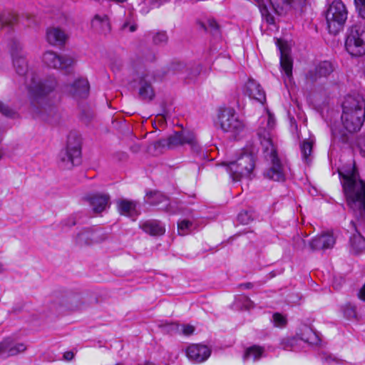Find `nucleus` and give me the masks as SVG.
<instances>
[{
	"label": "nucleus",
	"mask_w": 365,
	"mask_h": 365,
	"mask_svg": "<svg viewBox=\"0 0 365 365\" xmlns=\"http://www.w3.org/2000/svg\"><path fill=\"white\" fill-rule=\"evenodd\" d=\"M22 48L19 41L11 42V55L14 67L16 72L24 77V83L31 96L34 118L49 122L51 116L56 113V109L48 103L46 96L55 89L57 82L51 77L44 81L38 79L35 72L29 70L27 61L21 53Z\"/></svg>",
	"instance_id": "f257e3e1"
},
{
	"label": "nucleus",
	"mask_w": 365,
	"mask_h": 365,
	"mask_svg": "<svg viewBox=\"0 0 365 365\" xmlns=\"http://www.w3.org/2000/svg\"><path fill=\"white\" fill-rule=\"evenodd\" d=\"M259 121L260 125L257 129V136L263 148L265 158L272 163L271 168L267 170L264 175L269 179L283 181L285 179L284 168L278 158L271 134L275 125L274 118L268 113L267 115L262 116Z\"/></svg>",
	"instance_id": "f03ea898"
},
{
	"label": "nucleus",
	"mask_w": 365,
	"mask_h": 365,
	"mask_svg": "<svg viewBox=\"0 0 365 365\" xmlns=\"http://www.w3.org/2000/svg\"><path fill=\"white\" fill-rule=\"evenodd\" d=\"M339 175L348 207L360 216H365V181L360 178L355 164L339 170Z\"/></svg>",
	"instance_id": "7ed1b4c3"
},
{
	"label": "nucleus",
	"mask_w": 365,
	"mask_h": 365,
	"mask_svg": "<svg viewBox=\"0 0 365 365\" xmlns=\"http://www.w3.org/2000/svg\"><path fill=\"white\" fill-rule=\"evenodd\" d=\"M341 121L345 129L359 131L365 120V100L359 95L347 96L342 104Z\"/></svg>",
	"instance_id": "20e7f679"
},
{
	"label": "nucleus",
	"mask_w": 365,
	"mask_h": 365,
	"mask_svg": "<svg viewBox=\"0 0 365 365\" xmlns=\"http://www.w3.org/2000/svg\"><path fill=\"white\" fill-rule=\"evenodd\" d=\"M258 150L255 147L246 148L243 153L235 161L230 162L227 170L234 181L250 177L255 168V163Z\"/></svg>",
	"instance_id": "39448f33"
},
{
	"label": "nucleus",
	"mask_w": 365,
	"mask_h": 365,
	"mask_svg": "<svg viewBox=\"0 0 365 365\" xmlns=\"http://www.w3.org/2000/svg\"><path fill=\"white\" fill-rule=\"evenodd\" d=\"M345 48L352 56L365 55V27L361 22L356 23L348 29Z\"/></svg>",
	"instance_id": "423d86ee"
},
{
	"label": "nucleus",
	"mask_w": 365,
	"mask_h": 365,
	"mask_svg": "<svg viewBox=\"0 0 365 365\" xmlns=\"http://www.w3.org/2000/svg\"><path fill=\"white\" fill-rule=\"evenodd\" d=\"M348 11L340 0L334 1L326 12V21L330 34L336 35L344 28L347 19Z\"/></svg>",
	"instance_id": "0eeeda50"
},
{
	"label": "nucleus",
	"mask_w": 365,
	"mask_h": 365,
	"mask_svg": "<svg viewBox=\"0 0 365 365\" xmlns=\"http://www.w3.org/2000/svg\"><path fill=\"white\" fill-rule=\"evenodd\" d=\"M218 119L222 130L229 133L232 137L236 138L245 129L244 122L239 118L232 108H225L221 110Z\"/></svg>",
	"instance_id": "6e6552de"
},
{
	"label": "nucleus",
	"mask_w": 365,
	"mask_h": 365,
	"mask_svg": "<svg viewBox=\"0 0 365 365\" xmlns=\"http://www.w3.org/2000/svg\"><path fill=\"white\" fill-rule=\"evenodd\" d=\"M81 154V143L78 138L70 135L68 138L66 148L59 155L61 166L65 169H70L79 164Z\"/></svg>",
	"instance_id": "1a4fd4ad"
},
{
	"label": "nucleus",
	"mask_w": 365,
	"mask_h": 365,
	"mask_svg": "<svg viewBox=\"0 0 365 365\" xmlns=\"http://www.w3.org/2000/svg\"><path fill=\"white\" fill-rule=\"evenodd\" d=\"M160 144L163 146L167 145L169 148H173L179 145H188L190 146L191 149L195 152H198L200 150V146L195 133L190 130L175 132L167 139L160 140Z\"/></svg>",
	"instance_id": "9d476101"
},
{
	"label": "nucleus",
	"mask_w": 365,
	"mask_h": 365,
	"mask_svg": "<svg viewBox=\"0 0 365 365\" xmlns=\"http://www.w3.org/2000/svg\"><path fill=\"white\" fill-rule=\"evenodd\" d=\"M42 61L48 68L61 69L66 71H69V69L76 62L75 59L72 57L59 56L56 52L51 51H47L43 53Z\"/></svg>",
	"instance_id": "9b49d317"
},
{
	"label": "nucleus",
	"mask_w": 365,
	"mask_h": 365,
	"mask_svg": "<svg viewBox=\"0 0 365 365\" xmlns=\"http://www.w3.org/2000/svg\"><path fill=\"white\" fill-rule=\"evenodd\" d=\"M63 92L72 98L78 100L88 96L90 85L85 78H78L73 83L66 84L63 88Z\"/></svg>",
	"instance_id": "f8f14e48"
},
{
	"label": "nucleus",
	"mask_w": 365,
	"mask_h": 365,
	"mask_svg": "<svg viewBox=\"0 0 365 365\" xmlns=\"http://www.w3.org/2000/svg\"><path fill=\"white\" fill-rule=\"evenodd\" d=\"M136 81L138 83V95L140 99L150 101L155 97L152 82L155 81L153 75L148 72L141 73Z\"/></svg>",
	"instance_id": "ddd939ff"
},
{
	"label": "nucleus",
	"mask_w": 365,
	"mask_h": 365,
	"mask_svg": "<svg viewBox=\"0 0 365 365\" xmlns=\"http://www.w3.org/2000/svg\"><path fill=\"white\" fill-rule=\"evenodd\" d=\"M210 349L202 344H191L186 349V356L193 363H202L210 356Z\"/></svg>",
	"instance_id": "4468645a"
},
{
	"label": "nucleus",
	"mask_w": 365,
	"mask_h": 365,
	"mask_svg": "<svg viewBox=\"0 0 365 365\" xmlns=\"http://www.w3.org/2000/svg\"><path fill=\"white\" fill-rule=\"evenodd\" d=\"M26 349L22 343H16L10 339H6L0 343V354L4 357L16 355Z\"/></svg>",
	"instance_id": "2eb2a0df"
},
{
	"label": "nucleus",
	"mask_w": 365,
	"mask_h": 365,
	"mask_svg": "<svg viewBox=\"0 0 365 365\" xmlns=\"http://www.w3.org/2000/svg\"><path fill=\"white\" fill-rule=\"evenodd\" d=\"M334 244V236L330 233H324L312 239L309 246L312 250H318L331 248Z\"/></svg>",
	"instance_id": "dca6fc26"
},
{
	"label": "nucleus",
	"mask_w": 365,
	"mask_h": 365,
	"mask_svg": "<svg viewBox=\"0 0 365 365\" xmlns=\"http://www.w3.org/2000/svg\"><path fill=\"white\" fill-rule=\"evenodd\" d=\"M246 93L250 98L263 103L266 101L265 93L260 85L254 80H249L246 84Z\"/></svg>",
	"instance_id": "f3484780"
},
{
	"label": "nucleus",
	"mask_w": 365,
	"mask_h": 365,
	"mask_svg": "<svg viewBox=\"0 0 365 365\" xmlns=\"http://www.w3.org/2000/svg\"><path fill=\"white\" fill-rule=\"evenodd\" d=\"M91 26L97 32L103 34H108L111 29L110 19L106 14H96L91 21Z\"/></svg>",
	"instance_id": "a211bd4d"
},
{
	"label": "nucleus",
	"mask_w": 365,
	"mask_h": 365,
	"mask_svg": "<svg viewBox=\"0 0 365 365\" xmlns=\"http://www.w3.org/2000/svg\"><path fill=\"white\" fill-rule=\"evenodd\" d=\"M110 197L106 194H96L89 197V203L95 212L99 213L109 207Z\"/></svg>",
	"instance_id": "6ab92c4d"
},
{
	"label": "nucleus",
	"mask_w": 365,
	"mask_h": 365,
	"mask_svg": "<svg viewBox=\"0 0 365 365\" xmlns=\"http://www.w3.org/2000/svg\"><path fill=\"white\" fill-rule=\"evenodd\" d=\"M140 227L145 232L152 236L163 235L165 232L164 225L160 221L155 220L145 221Z\"/></svg>",
	"instance_id": "aec40b11"
},
{
	"label": "nucleus",
	"mask_w": 365,
	"mask_h": 365,
	"mask_svg": "<svg viewBox=\"0 0 365 365\" xmlns=\"http://www.w3.org/2000/svg\"><path fill=\"white\" fill-rule=\"evenodd\" d=\"M46 38L50 44L58 46L65 43L67 36L58 28H50L47 30Z\"/></svg>",
	"instance_id": "412c9836"
},
{
	"label": "nucleus",
	"mask_w": 365,
	"mask_h": 365,
	"mask_svg": "<svg viewBox=\"0 0 365 365\" xmlns=\"http://www.w3.org/2000/svg\"><path fill=\"white\" fill-rule=\"evenodd\" d=\"M118 207L121 215L132 217L133 220L139 214L136 208V203L133 201L121 200L118 202Z\"/></svg>",
	"instance_id": "4be33fe9"
},
{
	"label": "nucleus",
	"mask_w": 365,
	"mask_h": 365,
	"mask_svg": "<svg viewBox=\"0 0 365 365\" xmlns=\"http://www.w3.org/2000/svg\"><path fill=\"white\" fill-rule=\"evenodd\" d=\"M98 235L89 228L85 229L80 232L76 237V242L79 245H91L94 242H98Z\"/></svg>",
	"instance_id": "5701e85b"
},
{
	"label": "nucleus",
	"mask_w": 365,
	"mask_h": 365,
	"mask_svg": "<svg viewBox=\"0 0 365 365\" xmlns=\"http://www.w3.org/2000/svg\"><path fill=\"white\" fill-rule=\"evenodd\" d=\"M350 250L354 254H360L365 250V238L356 232L350 237Z\"/></svg>",
	"instance_id": "b1692460"
},
{
	"label": "nucleus",
	"mask_w": 365,
	"mask_h": 365,
	"mask_svg": "<svg viewBox=\"0 0 365 365\" xmlns=\"http://www.w3.org/2000/svg\"><path fill=\"white\" fill-rule=\"evenodd\" d=\"M279 49L281 67L285 75L288 78H291L292 76V59L288 53H286L282 46H280Z\"/></svg>",
	"instance_id": "393cba45"
},
{
	"label": "nucleus",
	"mask_w": 365,
	"mask_h": 365,
	"mask_svg": "<svg viewBox=\"0 0 365 365\" xmlns=\"http://www.w3.org/2000/svg\"><path fill=\"white\" fill-rule=\"evenodd\" d=\"M334 71L333 65L329 61H322L319 63L315 68V76L313 78L314 80H317L319 78L327 77Z\"/></svg>",
	"instance_id": "a878e982"
},
{
	"label": "nucleus",
	"mask_w": 365,
	"mask_h": 365,
	"mask_svg": "<svg viewBox=\"0 0 365 365\" xmlns=\"http://www.w3.org/2000/svg\"><path fill=\"white\" fill-rule=\"evenodd\" d=\"M264 351V349L262 346H252L246 349L243 359L244 360L252 359L253 361H257L262 357Z\"/></svg>",
	"instance_id": "bb28decb"
},
{
	"label": "nucleus",
	"mask_w": 365,
	"mask_h": 365,
	"mask_svg": "<svg viewBox=\"0 0 365 365\" xmlns=\"http://www.w3.org/2000/svg\"><path fill=\"white\" fill-rule=\"evenodd\" d=\"M195 228V223L190 220L183 219L178 222V232L182 236L190 234Z\"/></svg>",
	"instance_id": "cd10ccee"
},
{
	"label": "nucleus",
	"mask_w": 365,
	"mask_h": 365,
	"mask_svg": "<svg viewBox=\"0 0 365 365\" xmlns=\"http://www.w3.org/2000/svg\"><path fill=\"white\" fill-rule=\"evenodd\" d=\"M123 31H128L130 32H134L137 29V24L135 23V16L133 11H129L126 19L121 26Z\"/></svg>",
	"instance_id": "c85d7f7f"
},
{
	"label": "nucleus",
	"mask_w": 365,
	"mask_h": 365,
	"mask_svg": "<svg viewBox=\"0 0 365 365\" xmlns=\"http://www.w3.org/2000/svg\"><path fill=\"white\" fill-rule=\"evenodd\" d=\"M312 148L313 142L310 140H304L300 145L302 158L307 163L310 161L309 156L312 154Z\"/></svg>",
	"instance_id": "c756f323"
},
{
	"label": "nucleus",
	"mask_w": 365,
	"mask_h": 365,
	"mask_svg": "<svg viewBox=\"0 0 365 365\" xmlns=\"http://www.w3.org/2000/svg\"><path fill=\"white\" fill-rule=\"evenodd\" d=\"M147 202L153 205H158L160 202L168 201V199L160 192L154 191L148 193L146 195Z\"/></svg>",
	"instance_id": "7c9ffc66"
},
{
	"label": "nucleus",
	"mask_w": 365,
	"mask_h": 365,
	"mask_svg": "<svg viewBox=\"0 0 365 365\" xmlns=\"http://www.w3.org/2000/svg\"><path fill=\"white\" fill-rule=\"evenodd\" d=\"M344 317L347 319L353 320L357 319L356 307L354 304L347 303L341 307Z\"/></svg>",
	"instance_id": "2f4dec72"
},
{
	"label": "nucleus",
	"mask_w": 365,
	"mask_h": 365,
	"mask_svg": "<svg viewBox=\"0 0 365 365\" xmlns=\"http://www.w3.org/2000/svg\"><path fill=\"white\" fill-rule=\"evenodd\" d=\"M272 322L274 327L283 328L287 325V320L285 316L276 312L272 315Z\"/></svg>",
	"instance_id": "473e14b6"
},
{
	"label": "nucleus",
	"mask_w": 365,
	"mask_h": 365,
	"mask_svg": "<svg viewBox=\"0 0 365 365\" xmlns=\"http://www.w3.org/2000/svg\"><path fill=\"white\" fill-rule=\"evenodd\" d=\"M168 36L165 31L157 32L153 37V41L156 45H164L168 42Z\"/></svg>",
	"instance_id": "72a5a7b5"
},
{
	"label": "nucleus",
	"mask_w": 365,
	"mask_h": 365,
	"mask_svg": "<svg viewBox=\"0 0 365 365\" xmlns=\"http://www.w3.org/2000/svg\"><path fill=\"white\" fill-rule=\"evenodd\" d=\"M296 338H286L281 341V346L284 350H295L294 346L297 343Z\"/></svg>",
	"instance_id": "f704fd0d"
},
{
	"label": "nucleus",
	"mask_w": 365,
	"mask_h": 365,
	"mask_svg": "<svg viewBox=\"0 0 365 365\" xmlns=\"http://www.w3.org/2000/svg\"><path fill=\"white\" fill-rule=\"evenodd\" d=\"M237 220L242 225H247L252 220V216L249 212L242 211L239 213Z\"/></svg>",
	"instance_id": "c9c22d12"
},
{
	"label": "nucleus",
	"mask_w": 365,
	"mask_h": 365,
	"mask_svg": "<svg viewBox=\"0 0 365 365\" xmlns=\"http://www.w3.org/2000/svg\"><path fill=\"white\" fill-rule=\"evenodd\" d=\"M359 16L365 20V0H354Z\"/></svg>",
	"instance_id": "e433bc0d"
},
{
	"label": "nucleus",
	"mask_w": 365,
	"mask_h": 365,
	"mask_svg": "<svg viewBox=\"0 0 365 365\" xmlns=\"http://www.w3.org/2000/svg\"><path fill=\"white\" fill-rule=\"evenodd\" d=\"M178 331H181L185 336H190L193 334L195 327L192 325L183 324L181 325L180 327H178Z\"/></svg>",
	"instance_id": "4c0bfd02"
},
{
	"label": "nucleus",
	"mask_w": 365,
	"mask_h": 365,
	"mask_svg": "<svg viewBox=\"0 0 365 365\" xmlns=\"http://www.w3.org/2000/svg\"><path fill=\"white\" fill-rule=\"evenodd\" d=\"M357 146L359 148L361 155L365 158V135H361L358 138Z\"/></svg>",
	"instance_id": "58836bf2"
},
{
	"label": "nucleus",
	"mask_w": 365,
	"mask_h": 365,
	"mask_svg": "<svg viewBox=\"0 0 365 365\" xmlns=\"http://www.w3.org/2000/svg\"><path fill=\"white\" fill-rule=\"evenodd\" d=\"M0 113L6 116H11L13 112L7 106L0 101Z\"/></svg>",
	"instance_id": "ea45409f"
},
{
	"label": "nucleus",
	"mask_w": 365,
	"mask_h": 365,
	"mask_svg": "<svg viewBox=\"0 0 365 365\" xmlns=\"http://www.w3.org/2000/svg\"><path fill=\"white\" fill-rule=\"evenodd\" d=\"M208 28L210 31H217L218 30V24L217 21L214 19H209L207 21Z\"/></svg>",
	"instance_id": "a19ab883"
},
{
	"label": "nucleus",
	"mask_w": 365,
	"mask_h": 365,
	"mask_svg": "<svg viewBox=\"0 0 365 365\" xmlns=\"http://www.w3.org/2000/svg\"><path fill=\"white\" fill-rule=\"evenodd\" d=\"M322 360L324 361V362H325L328 364H331L332 363H334L336 361V359L334 357L331 356V355H327V354L323 355Z\"/></svg>",
	"instance_id": "79ce46f5"
},
{
	"label": "nucleus",
	"mask_w": 365,
	"mask_h": 365,
	"mask_svg": "<svg viewBox=\"0 0 365 365\" xmlns=\"http://www.w3.org/2000/svg\"><path fill=\"white\" fill-rule=\"evenodd\" d=\"M16 21V17L14 16H11L10 18L5 19L4 17H1V21L2 24H12L14 21Z\"/></svg>",
	"instance_id": "37998d69"
},
{
	"label": "nucleus",
	"mask_w": 365,
	"mask_h": 365,
	"mask_svg": "<svg viewBox=\"0 0 365 365\" xmlns=\"http://www.w3.org/2000/svg\"><path fill=\"white\" fill-rule=\"evenodd\" d=\"M74 357V353L71 351H66L63 354V359L66 361H71Z\"/></svg>",
	"instance_id": "c03bdc74"
},
{
	"label": "nucleus",
	"mask_w": 365,
	"mask_h": 365,
	"mask_svg": "<svg viewBox=\"0 0 365 365\" xmlns=\"http://www.w3.org/2000/svg\"><path fill=\"white\" fill-rule=\"evenodd\" d=\"M358 296L360 299L365 301V284L359 290Z\"/></svg>",
	"instance_id": "a18cd8bd"
},
{
	"label": "nucleus",
	"mask_w": 365,
	"mask_h": 365,
	"mask_svg": "<svg viewBox=\"0 0 365 365\" xmlns=\"http://www.w3.org/2000/svg\"><path fill=\"white\" fill-rule=\"evenodd\" d=\"M66 223L68 226H73L76 225V222L75 220V218L73 217H71L67 220V222Z\"/></svg>",
	"instance_id": "49530a36"
},
{
	"label": "nucleus",
	"mask_w": 365,
	"mask_h": 365,
	"mask_svg": "<svg viewBox=\"0 0 365 365\" xmlns=\"http://www.w3.org/2000/svg\"><path fill=\"white\" fill-rule=\"evenodd\" d=\"M240 286L244 289H252L253 287V284L251 282L241 284Z\"/></svg>",
	"instance_id": "de8ad7c7"
},
{
	"label": "nucleus",
	"mask_w": 365,
	"mask_h": 365,
	"mask_svg": "<svg viewBox=\"0 0 365 365\" xmlns=\"http://www.w3.org/2000/svg\"><path fill=\"white\" fill-rule=\"evenodd\" d=\"M302 340L307 342V343H309V344H314L315 343V340L312 339V336H309V337H307V338H302Z\"/></svg>",
	"instance_id": "09e8293b"
},
{
	"label": "nucleus",
	"mask_w": 365,
	"mask_h": 365,
	"mask_svg": "<svg viewBox=\"0 0 365 365\" xmlns=\"http://www.w3.org/2000/svg\"><path fill=\"white\" fill-rule=\"evenodd\" d=\"M307 332L312 335V337L317 338V336L311 329H307Z\"/></svg>",
	"instance_id": "8fccbe9b"
},
{
	"label": "nucleus",
	"mask_w": 365,
	"mask_h": 365,
	"mask_svg": "<svg viewBox=\"0 0 365 365\" xmlns=\"http://www.w3.org/2000/svg\"><path fill=\"white\" fill-rule=\"evenodd\" d=\"M176 66H178V68H175L174 69H180L181 67L183 66V65L182 63H177Z\"/></svg>",
	"instance_id": "3c124183"
},
{
	"label": "nucleus",
	"mask_w": 365,
	"mask_h": 365,
	"mask_svg": "<svg viewBox=\"0 0 365 365\" xmlns=\"http://www.w3.org/2000/svg\"><path fill=\"white\" fill-rule=\"evenodd\" d=\"M3 271V267L1 264H0V272H1Z\"/></svg>",
	"instance_id": "603ef678"
},
{
	"label": "nucleus",
	"mask_w": 365,
	"mask_h": 365,
	"mask_svg": "<svg viewBox=\"0 0 365 365\" xmlns=\"http://www.w3.org/2000/svg\"><path fill=\"white\" fill-rule=\"evenodd\" d=\"M116 365H123V364H117Z\"/></svg>",
	"instance_id": "864d4df0"
}]
</instances>
